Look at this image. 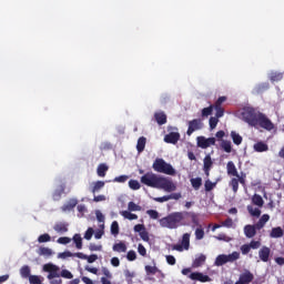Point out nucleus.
Returning <instances> with one entry per match:
<instances>
[{
    "mask_svg": "<svg viewBox=\"0 0 284 284\" xmlns=\"http://www.w3.org/2000/svg\"><path fill=\"white\" fill-rule=\"evenodd\" d=\"M242 119L245 123L251 125V128H262L267 132L274 130V122H272L265 113L256 111V109L252 106H247L242 111Z\"/></svg>",
    "mask_w": 284,
    "mask_h": 284,
    "instance_id": "obj_1",
    "label": "nucleus"
},
{
    "mask_svg": "<svg viewBox=\"0 0 284 284\" xmlns=\"http://www.w3.org/2000/svg\"><path fill=\"white\" fill-rule=\"evenodd\" d=\"M143 185L148 187H155L156 190H164V192H174L176 191V184L168 178L158 175L156 173L146 172L140 179Z\"/></svg>",
    "mask_w": 284,
    "mask_h": 284,
    "instance_id": "obj_2",
    "label": "nucleus"
},
{
    "mask_svg": "<svg viewBox=\"0 0 284 284\" xmlns=\"http://www.w3.org/2000/svg\"><path fill=\"white\" fill-rule=\"evenodd\" d=\"M190 212H173L159 220L161 227H166L168 230H176L178 227H183L185 225V219H187Z\"/></svg>",
    "mask_w": 284,
    "mask_h": 284,
    "instance_id": "obj_3",
    "label": "nucleus"
},
{
    "mask_svg": "<svg viewBox=\"0 0 284 284\" xmlns=\"http://www.w3.org/2000/svg\"><path fill=\"white\" fill-rule=\"evenodd\" d=\"M152 169L154 172H159L160 174H168L169 176H174L176 174V170L172 166V164L165 162V160L158 158L152 164Z\"/></svg>",
    "mask_w": 284,
    "mask_h": 284,
    "instance_id": "obj_4",
    "label": "nucleus"
},
{
    "mask_svg": "<svg viewBox=\"0 0 284 284\" xmlns=\"http://www.w3.org/2000/svg\"><path fill=\"white\" fill-rule=\"evenodd\" d=\"M60 270L61 268H59V266H57V265H54L52 263H48V264L43 265V272H48L49 273L48 276H47V278L49 281H52V278H59V276H61L59 274Z\"/></svg>",
    "mask_w": 284,
    "mask_h": 284,
    "instance_id": "obj_5",
    "label": "nucleus"
},
{
    "mask_svg": "<svg viewBox=\"0 0 284 284\" xmlns=\"http://www.w3.org/2000/svg\"><path fill=\"white\" fill-rule=\"evenodd\" d=\"M246 179H247V174L243 172H241L239 176L231 179V181L229 182V185L230 187H232L234 194L239 192V183H241V185H245Z\"/></svg>",
    "mask_w": 284,
    "mask_h": 284,
    "instance_id": "obj_6",
    "label": "nucleus"
},
{
    "mask_svg": "<svg viewBox=\"0 0 284 284\" xmlns=\"http://www.w3.org/2000/svg\"><path fill=\"white\" fill-rule=\"evenodd\" d=\"M211 145H216V139L215 138H209L205 136H197V148H201L202 150H207Z\"/></svg>",
    "mask_w": 284,
    "mask_h": 284,
    "instance_id": "obj_7",
    "label": "nucleus"
},
{
    "mask_svg": "<svg viewBox=\"0 0 284 284\" xmlns=\"http://www.w3.org/2000/svg\"><path fill=\"white\" fill-rule=\"evenodd\" d=\"M203 128V122L201 119H194L189 121V128L186 131L187 136H192L196 130H201Z\"/></svg>",
    "mask_w": 284,
    "mask_h": 284,
    "instance_id": "obj_8",
    "label": "nucleus"
},
{
    "mask_svg": "<svg viewBox=\"0 0 284 284\" xmlns=\"http://www.w3.org/2000/svg\"><path fill=\"white\" fill-rule=\"evenodd\" d=\"M212 168H214V160H212V155L206 154L203 159V172L205 176H210V172H212Z\"/></svg>",
    "mask_w": 284,
    "mask_h": 284,
    "instance_id": "obj_9",
    "label": "nucleus"
},
{
    "mask_svg": "<svg viewBox=\"0 0 284 284\" xmlns=\"http://www.w3.org/2000/svg\"><path fill=\"white\" fill-rule=\"evenodd\" d=\"M189 278H191V281H199L200 283H210V281H212V278H210L207 275L200 272L191 273Z\"/></svg>",
    "mask_w": 284,
    "mask_h": 284,
    "instance_id": "obj_10",
    "label": "nucleus"
},
{
    "mask_svg": "<svg viewBox=\"0 0 284 284\" xmlns=\"http://www.w3.org/2000/svg\"><path fill=\"white\" fill-rule=\"evenodd\" d=\"M181 139V133L179 132H170L164 136L165 143H171L172 145H176Z\"/></svg>",
    "mask_w": 284,
    "mask_h": 284,
    "instance_id": "obj_11",
    "label": "nucleus"
},
{
    "mask_svg": "<svg viewBox=\"0 0 284 284\" xmlns=\"http://www.w3.org/2000/svg\"><path fill=\"white\" fill-rule=\"evenodd\" d=\"M154 121L158 125H165L168 123V115L163 111H158L154 113Z\"/></svg>",
    "mask_w": 284,
    "mask_h": 284,
    "instance_id": "obj_12",
    "label": "nucleus"
},
{
    "mask_svg": "<svg viewBox=\"0 0 284 284\" xmlns=\"http://www.w3.org/2000/svg\"><path fill=\"white\" fill-rule=\"evenodd\" d=\"M256 224L252 225V224H247L244 226V234L246 236V239H254V236H256Z\"/></svg>",
    "mask_w": 284,
    "mask_h": 284,
    "instance_id": "obj_13",
    "label": "nucleus"
},
{
    "mask_svg": "<svg viewBox=\"0 0 284 284\" xmlns=\"http://www.w3.org/2000/svg\"><path fill=\"white\" fill-rule=\"evenodd\" d=\"M70 226V224L65 223V222H57L53 225V230L54 232H57L58 234H65L68 232V227Z\"/></svg>",
    "mask_w": 284,
    "mask_h": 284,
    "instance_id": "obj_14",
    "label": "nucleus"
},
{
    "mask_svg": "<svg viewBox=\"0 0 284 284\" xmlns=\"http://www.w3.org/2000/svg\"><path fill=\"white\" fill-rule=\"evenodd\" d=\"M79 205V200L70 199L63 206L62 212H71V210L75 209Z\"/></svg>",
    "mask_w": 284,
    "mask_h": 284,
    "instance_id": "obj_15",
    "label": "nucleus"
},
{
    "mask_svg": "<svg viewBox=\"0 0 284 284\" xmlns=\"http://www.w3.org/2000/svg\"><path fill=\"white\" fill-rule=\"evenodd\" d=\"M102 271V274L105 276V277H101V283L102 284H112V282L110 281V278H112V273L110 272V270L105 266H103L101 268Z\"/></svg>",
    "mask_w": 284,
    "mask_h": 284,
    "instance_id": "obj_16",
    "label": "nucleus"
},
{
    "mask_svg": "<svg viewBox=\"0 0 284 284\" xmlns=\"http://www.w3.org/2000/svg\"><path fill=\"white\" fill-rule=\"evenodd\" d=\"M270 247L267 246H263L260 251H258V256L261 258V261H263V263H267V261H270Z\"/></svg>",
    "mask_w": 284,
    "mask_h": 284,
    "instance_id": "obj_17",
    "label": "nucleus"
},
{
    "mask_svg": "<svg viewBox=\"0 0 284 284\" xmlns=\"http://www.w3.org/2000/svg\"><path fill=\"white\" fill-rule=\"evenodd\" d=\"M226 172H227L229 176H240L241 175V174H239V170H236V165L232 161L227 162Z\"/></svg>",
    "mask_w": 284,
    "mask_h": 284,
    "instance_id": "obj_18",
    "label": "nucleus"
},
{
    "mask_svg": "<svg viewBox=\"0 0 284 284\" xmlns=\"http://www.w3.org/2000/svg\"><path fill=\"white\" fill-rule=\"evenodd\" d=\"M113 252H118L119 254L128 252V245H125V242H119L113 244L112 247Z\"/></svg>",
    "mask_w": 284,
    "mask_h": 284,
    "instance_id": "obj_19",
    "label": "nucleus"
},
{
    "mask_svg": "<svg viewBox=\"0 0 284 284\" xmlns=\"http://www.w3.org/2000/svg\"><path fill=\"white\" fill-rule=\"evenodd\" d=\"M253 150H255V152H267V150H270V146L267 145V143L260 141L253 145Z\"/></svg>",
    "mask_w": 284,
    "mask_h": 284,
    "instance_id": "obj_20",
    "label": "nucleus"
},
{
    "mask_svg": "<svg viewBox=\"0 0 284 284\" xmlns=\"http://www.w3.org/2000/svg\"><path fill=\"white\" fill-rule=\"evenodd\" d=\"M267 221H270V214H263L261 219L257 221V223H255L256 229L263 230Z\"/></svg>",
    "mask_w": 284,
    "mask_h": 284,
    "instance_id": "obj_21",
    "label": "nucleus"
},
{
    "mask_svg": "<svg viewBox=\"0 0 284 284\" xmlns=\"http://www.w3.org/2000/svg\"><path fill=\"white\" fill-rule=\"evenodd\" d=\"M206 256L203 254H200L199 256L195 257V260L192 263V267H201L205 264Z\"/></svg>",
    "mask_w": 284,
    "mask_h": 284,
    "instance_id": "obj_22",
    "label": "nucleus"
},
{
    "mask_svg": "<svg viewBox=\"0 0 284 284\" xmlns=\"http://www.w3.org/2000/svg\"><path fill=\"white\" fill-rule=\"evenodd\" d=\"M144 270H145L146 276H154L155 274H161V270H159V267L156 266L145 265Z\"/></svg>",
    "mask_w": 284,
    "mask_h": 284,
    "instance_id": "obj_23",
    "label": "nucleus"
},
{
    "mask_svg": "<svg viewBox=\"0 0 284 284\" xmlns=\"http://www.w3.org/2000/svg\"><path fill=\"white\" fill-rule=\"evenodd\" d=\"M108 170H110V168L108 166V164L105 163H101L98 165V169H97V174L98 176L102 178L105 176V174L108 173Z\"/></svg>",
    "mask_w": 284,
    "mask_h": 284,
    "instance_id": "obj_24",
    "label": "nucleus"
},
{
    "mask_svg": "<svg viewBox=\"0 0 284 284\" xmlns=\"http://www.w3.org/2000/svg\"><path fill=\"white\" fill-rule=\"evenodd\" d=\"M283 234V229L281 226H277L272 229L270 236L271 239H282Z\"/></svg>",
    "mask_w": 284,
    "mask_h": 284,
    "instance_id": "obj_25",
    "label": "nucleus"
},
{
    "mask_svg": "<svg viewBox=\"0 0 284 284\" xmlns=\"http://www.w3.org/2000/svg\"><path fill=\"white\" fill-rule=\"evenodd\" d=\"M145 143H148V139L145 136H141L138 139L136 151L139 152V154H141V152L145 150Z\"/></svg>",
    "mask_w": 284,
    "mask_h": 284,
    "instance_id": "obj_26",
    "label": "nucleus"
},
{
    "mask_svg": "<svg viewBox=\"0 0 284 284\" xmlns=\"http://www.w3.org/2000/svg\"><path fill=\"white\" fill-rule=\"evenodd\" d=\"M38 254H39V256H52V254H54V252L50 247L40 246L38 250Z\"/></svg>",
    "mask_w": 284,
    "mask_h": 284,
    "instance_id": "obj_27",
    "label": "nucleus"
},
{
    "mask_svg": "<svg viewBox=\"0 0 284 284\" xmlns=\"http://www.w3.org/2000/svg\"><path fill=\"white\" fill-rule=\"evenodd\" d=\"M120 214L123 216V219H128V221H136V219H139V215L132 213L131 211H121Z\"/></svg>",
    "mask_w": 284,
    "mask_h": 284,
    "instance_id": "obj_28",
    "label": "nucleus"
},
{
    "mask_svg": "<svg viewBox=\"0 0 284 284\" xmlns=\"http://www.w3.org/2000/svg\"><path fill=\"white\" fill-rule=\"evenodd\" d=\"M103 187H105V182L97 181L93 183L91 192L92 194H97V192H100L101 190H103Z\"/></svg>",
    "mask_w": 284,
    "mask_h": 284,
    "instance_id": "obj_29",
    "label": "nucleus"
},
{
    "mask_svg": "<svg viewBox=\"0 0 284 284\" xmlns=\"http://www.w3.org/2000/svg\"><path fill=\"white\" fill-rule=\"evenodd\" d=\"M220 148L224 150L227 154L232 152V142L227 140H222Z\"/></svg>",
    "mask_w": 284,
    "mask_h": 284,
    "instance_id": "obj_30",
    "label": "nucleus"
},
{
    "mask_svg": "<svg viewBox=\"0 0 284 284\" xmlns=\"http://www.w3.org/2000/svg\"><path fill=\"white\" fill-rule=\"evenodd\" d=\"M231 139L233 140V143L235 145H241L243 143V136H241V134L236 133V131L231 132Z\"/></svg>",
    "mask_w": 284,
    "mask_h": 284,
    "instance_id": "obj_31",
    "label": "nucleus"
},
{
    "mask_svg": "<svg viewBox=\"0 0 284 284\" xmlns=\"http://www.w3.org/2000/svg\"><path fill=\"white\" fill-rule=\"evenodd\" d=\"M63 192H65V185H61L59 190H55L52 199L53 201H61V196L63 195Z\"/></svg>",
    "mask_w": 284,
    "mask_h": 284,
    "instance_id": "obj_32",
    "label": "nucleus"
},
{
    "mask_svg": "<svg viewBox=\"0 0 284 284\" xmlns=\"http://www.w3.org/2000/svg\"><path fill=\"white\" fill-rule=\"evenodd\" d=\"M73 243H75L77 250H83V239L81 237V234L73 235Z\"/></svg>",
    "mask_w": 284,
    "mask_h": 284,
    "instance_id": "obj_33",
    "label": "nucleus"
},
{
    "mask_svg": "<svg viewBox=\"0 0 284 284\" xmlns=\"http://www.w3.org/2000/svg\"><path fill=\"white\" fill-rule=\"evenodd\" d=\"M227 263V255L221 254L215 258V265L216 267H221Z\"/></svg>",
    "mask_w": 284,
    "mask_h": 284,
    "instance_id": "obj_34",
    "label": "nucleus"
},
{
    "mask_svg": "<svg viewBox=\"0 0 284 284\" xmlns=\"http://www.w3.org/2000/svg\"><path fill=\"white\" fill-rule=\"evenodd\" d=\"M270 81L274 82H278V81H283V72H271L270 74Z\"/></svg>",
    "mask_w": 284,
    "mask_h": 284,
    "instance_id": "obj_35",
    "label": "nucleus"
},
{
    "mask_svg": "<svg viewBox=\"0 0 284 284\" xmlns=\"http://www.w3.org/2000/svg\"><path fill=\"white\" fill-rule=\"evenodd\" d=\"M191 185L194 190H201V185H203V179L201 178L191 179Z\"/></svg>",
    "mask_w": 284,
    "mask_h": 284,
    "instance_id": "obj_36",
    "label": "nucleus"
},
{
    "mask_svg": "<svg viewBox=\"0 0 284 284\" xmlns=\"http://www.w3.org/2000/svg\"><path fill=\"white\" fill-rule=\"evenodd\" d=\"M239 258H241V253L235 251L226 255V263H234V261H239Z\"/></svg>",
    "mask_w": 284,
    "mask_h": 284,
    "instance_id": "obj_37",
    "label": "nucleus"
},
{
    "mask_svg": "<svg viewBox=\"0 0 284 284\" xmlns=\"http://www.w3.org/2000/svg\"><path fill=\"white\" fill-rule=\"evenodd\" d=\"M181 245L184 250H190V233L183 234Z\"/></svg>",
    "mask_w": 284,
    "mask_h": 284,
    "instance_id": "obj_38",
    "label": "nucleus"
},
{
    "mask_svg": "<svg viewBox=\"0 0 284 284\" xmlns=\"http://www.w3.org/2000/svg\"><path fill=\"white\" fill-rule=\"evenodd\" d=\"M252 203L254 204V205H257V207H263V205H264V201H263V197L261 196V195H258V194H255V195H253V197H252Z\"/></svg>",
    "mask_w": 284,
    "mask_h": 284,
    "instance_id": "obj_39",
    "label": "nucleus"
},
{
    "mask_svg": "<svg viewBox=\"0 0 284 284\" xmlns=\"http://www.w3.org/2000/svg\"><path fill=\"white\" fill-rule=\"evenodd\" d=\"M20 274L22 278H30V266L24 265L20 268Z\"/></svg>",
    "mask_w": 284,
    "mask_h": 284,
    "instance_id": "obj_40",
    "label": "nucleus"
},
{
    "mask_svg": "<svg viewBox=\"0 0 284 284\" xmlns=\"http://www.w3.org/2000/svg\"><path fill=\"white\" fill-rule=\"evenodd\" d=\"M128 210H129V212H141V205H139L134 202H129Z\"/></svg>",
    "mask_w": 284,
    "mask_h": 284,
    "instance_id": "obj_41",
    "label": "nucleus"
},
{
    "mask_svg": "<svg viewBox=\"0 0 284 284\" xmlns=\"http://www.w3.org/2000/svg\"><path fill=\"white\" fill-rule=\"evenodd\" d=\"M216 187V182H211L210 180H206L204 183V190L205 192H212Z\"/></svg>",
    "mask_w": 284,
    "mask_h": 284,
    "instance_id": "obj_42",
    "label": "nucleus"
},
{
    "mask_svg": "<svg viewBox=\"0 0 284 284\" xmlns=\"http://www.w3.org/2000/svg\"><path fill=\"white\" fill-rule=\"evenodd\" d=\"M50 241H52V237L48 233H44L38 237V243H50Z\"/></svg>",
    "mask_w": 284,
    "mask_h": 284,
    "instance_id": "obj_43",
    "label": "nucleus"
},
{
    "mask_svg": "<svg viewBox=\"0 0 284 284\" xmlns=\"http://www.w3.org/2000/svg\"><path fill=\"white\" fill-rule=\"evenodd\" d=\"M204 236H205V231L203 230V227H197L196 230H195V239H196V241H202V239H204Z\"/></svg>",
    "mask_w": 284,
    "mask_h": 284,
    "instance_id": "obj_44",
    "label": "nucleus"
},
{
    "mask_svg": "<svg viewBox=\"0 0 284 284\" xmlns=\"http://www.w3.org/2000/svg\"><path fill=\"white\" fill-rule=\"evenodd\" d=\"M212 112H214V106L213 105L204 108V109H202V116L207 118V116L212 115Z\"/></svg>",
    "mask_w": 284,
    "mask_h": 284,
    "instance_id": "obj_45",
    "label": "nucleus"
},
{
    "mask_svg": "<svg viewBox=\"0 0 284 284\" xmlns=\"http://www.w3.org/2000/svg\"><path fill=\"white\" fill-rule=\"evenodd\" d=\"M210 130H215L216 125H219V118L211 116L209 120Z\"/></svg>",
    "mask_w": 284,
    "mask_h": 284,
    "instance_id": "obj_46",
    "label": "nucleus"
},
{
    "mask_svg": "<svg viewBox=\"0 0 284 284\" xmlns=\"http://www.w3.org/2000/svg\"><path fill=\"white\" fill-rule=\"evenodd\" d=\"M129 187L131 190H141V183H139L136 180H130Z\"/></svg>",
    "mask_w": 284,
    "mask_h": 284,
    "instance_id": "obj_47",
    "label": "nucleus"
},
{
    "mask_svg": "<svg viewBox=\"0 0 284 284\" xmlns=\"http://www.w3.org/2000/svg\"><path fill=\"white\" fill-rule=\"evenodd\" d=\"M111 234H113V236H118L119 234V222L113 221L111 224Z\"/></svg>",
    "mask_w": 284,
    "mask_h": 284,
    "instance_id": "obj_48",
    "label": "nucleus"
},
{
    "mask_svg": "<svg viewBox=\"0 0 284 284\" xmlns=\"http://www.w3.org/2000/svg\"><path fill=\"white\" fill-rule=\"evenodd\" d=\"M190 216L191 220H192V223L193 225H200V222H199V215L196 213H192V212H189V214L186 215V217Z\"/></svg>",
    "mask_w": 284,
    "mask_h": 284,
    "instance_id": "obj_49",
    "label": "nucleus"
},
{
    "mask_svg": "<svg viewBox=\"0 0 284 284\" xmlns=\"http://www.w3.org/2000/svg\"><path fill=\"white\" fill-rule=\"evenodd\" d=\"M140 239H142L144 243H150V233L148 232V230L144 229V231L140 233Z\"/></svg>",
    "mask_w": 284,
    "mask_h": 284,
    "instance_id": "obj_50",
    "label": "nucleus"
},
{
    "mask_svg": "<svg viewBox=\"0 0 284 284\" xmlns=\"http://www.w3.org/2000/svg\"><path fill=\"white\" fill-rule=\"evenodd\" d=\"M248 210V214H251V216H261V210L260 209H253L252 206H247Z\"/></svg>",
    "mask_w": 284,
    "mask_h": 284,
    "instance_id": "obj_51",
    "label": "nucleus"
},
{
    "mask_svg": "<svg viewBox=\"0 0 284 284\" xmlns=\"http://www.w3.org/2000/svg\"><path fill=\"white\" fill-rule=\"evenodd\" d=\"M72 256H74V253H72L70 251H64V252L58 254V258H63V260L70 258Z\"/></svg>",
    "mask_w": 284,
    "mask_h": 284,
    "instance_id": "obj_52",
    "label": "nucleus"
},
{
    "mask_svg": "<svg viewBox=\"0 0 284 284\" xmlns=\"http://www.w3.org/2000/svg\"><path fill=\"white\" fill-rule=\"evenodd\" d=\"M29 283L30 284H41V278L39 277V275H30Z\"/></svg>",
    "mask_w": 284,
    "mask_h": 284,
    "instance_id": "obj_53",
    "label": "nucleus"
},
{
    "mask_svg": "<svg viewBox=\"0 0 284 284\" xmlns=\"http://www.w3.org/2000/svg\"><path fill=\"white\" fill-rule=\"evenodd\" d=\"M92 236H94V229L89 227L85 233H84V239L87 241H90L92 239Z\"/></svg>",
    "mask_w": 284,
    "mask_h": 284,
    "instance_id": "obj_54",
    "label": "nucleus"
},
{
    "mask_svg": "<svg viewBox=\"0 0 284 284\" xmlns=\"http://www.w3.org/2000/svg\"><path fill=\"white\" fill-rule=\"evenodd\" d=\"M60 276H62V278H74V275H72V272L68 270H62Z\"/></svg>",
    "mask_w": 284,
    "mask_h": 284,
    "instance_id": "obj_55",
    "label": "nucleus"
},
{
    "mask_svg": "<svg viewBox=\"0 0 284 284\" xmlns=\"http://www.w3.org/2000/svg\"><path fill=\"white\" fill-rule=\"evenodd\" d=\"M241 253L244 255V256H246V254H250V252H251V246H250V244H244V245H242L241 246Z\"/></svg>",
    "mask_w": 284,
    "mask_h": 284,
    "instance_id": "obj_56",
    "label": "nucleus"
},
{
    "mask_svg": "<svg viewBox=\"0 0 284 284\" xmlns=\"http://www.w3.org/2000/svg\"><path fill=\"white\" fill-rule=\"evenodd\" d=\"M138 252L140 256H148V250L145 248V246H143V244L138 245Z\"/></svg>",
    "mask_w": 284,
    "mask_h": 284,
    "instance_id": "obj_57",
    "label": "nucleus"
},
{
    "mask_svg": "<svg viewBox=\"0 0 284 284\" xmlns=\"http://www.w3.org/2000/svg\"><path fill=\"white\" fill-rule=\"evenodd\" d=\"M146 214L150 216V219H154V220L159 219V211L156 210H149L146 211Z\"/></svg>",
    "mask_w": 284,
    "mask_h": 284,
    "instance_id": "obj_58",
    "label": "nucleus"
},
{
    "mask_svg": "<svg viewBox=\"0 0 284 284\" xmlns=\"http://www.w3.org/2000/svg\"><path fill=\"white\" fill-rule=\"evenodd\" d=\"M234 225V221L231 217H227L222 222V227H232Z\"/></svg>",
    "mask_w": 284,
    "mask_h": 284,
    "instance_id": "obj_59",
    "label": "nucleus"
},
{
    "mask_svg": "<svg viewBox=\"0 0 284 284\" xmlns=\"http://www.w3.org/2000/svg\"><path fill=\"white\" fill-rule=\"evenodd\" d=\"M72 241V239L70 237H59L57 240V243H59L60 245H68V243H70Z\"/></svg>",
    "mask_w": 284,
    "mask_h": 284,
    "instance_id": "obj_60",
    "label": "nucleus"
},
{
    "mask_svg": "<svg viewBox=\"0 0 284 284\" xmlns=\"http://www.w3.org/2000/svg\"><path fill=\"white\" fill-rule=\"evenodd\" d=\"M216 110L215 118L221 119L225 114V110H223L221 106H214Z\"/></svg>",
    "mask_w": 284,
    "mask_h": 284,
    "instance_id": "obj_61",
    "label": "nucleus"
},
{
    "mask_svg": "<svg viewBox=\"0 0 284 284\" xmlns=\"http://www.w3.org/2000/svg\"><path fill=\"white\" fill-rule=\"evenodd\" d=\"M126 258L128 261H136V252H134L133 250L129 251L126 253Z\"/></svg>",
    "mask_w": 284,
    "mask_h": 284,
    "instance_id": "obj_62",
    "label": "nucleus"
},
{
    "mask_svg": "<svg viewBox=\"0 0 284 284\" xmlns=\"http://www.w3.org/2000/svg\"><path fill=\"white\" fill-rule=\"evenodd\" d=\"M248 246L251 247V250H258V247H261V242L260 241H251Z\"/></svg>",
    "mask_w": 284,
    "mask_h": 284,
    "instance_id": "obj_63",
    "label": "nucleus"
},
{
    "mask_svg": "<svg viewBox=\"0 0 284 284\" xmlns=\"http://www.w3.org/2000/svg\"><path fill=\"white\" fill-rule=\"evenodd\" d=\"M114 183H125V181H128V175H120L114 178Z\"/></svg>",
    "mask_w": 284,
    "mask_h": 284,
    "instance_id": "obj_64",
    "label": "nucleus"
}]
</instances>
